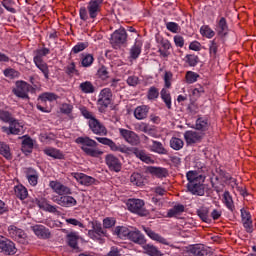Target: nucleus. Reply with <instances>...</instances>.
<instances>
[{"mask_svg": "<svg viewBox=\"0 0 256 256\" xmlns=\"http://www.w3.org/2000/svg\"><path fill=\"white\" fill-rule=\"evenodd\" d=\"M148 113H149V107L139 106L134 110V117H136V119H145Z\"/></svg>", "mask_w": 256, "mask_h": 256, "instance_id": "25", "label": "nucleus"}, {"mask_svg": "<svg viewBox=\"0 0 256 256\" xmlns=\"http://www.w3.org/2000/svg\"><path fill=\"white\" fill-rule=\"evenodd\" d=\"M0 249L5 255H15L17 253L15 243L3 236H0Z\"/></svg>", "mask_w": 256, "mask_h": 256, "instance_id": "4", "label": "nucleus"}, {"mask_svg": "<svg viewBox=\"0 0 256 256\" xmlns=\"http://www.w3.org/2000/svg\"><path fill=\"white\" fill-rule=\"evenodd\" d=\"M50 187L57 193L58 195H61L62 197L65 195H71V189L60 182L57 181H51Z\"/></svg>", "mask_w": 256, "mask_h": 256, "instance_id": "11", "label": "nucleus"}, {"mask_svg": "<svg viewBox=\"0 0 256 256\" xmlns=\"http://www.w3.org/2000/svg\"><path fill=\"white\" fill-rule=\"evenodd\" d=\"M197 215L200 217L201 221L204 223H210L211 219H209V208L202 207L197 210Z\"/></svg>", "mask_w": 256, "mask_h": 256, "instance_id": "29", "label": "nucleus"}, {"mask_svg": "<svg viewBox=\"0 0 256 256\" xmlns=\"http://www.w3.org/2000/svg\"><path fill=\"white\" fill-rule=\"evenodd\" d=\"M183 145H185V143L180 138L173 137L170 140V147H172L174 151H180V149H183Z\"/></svg>", "mask_w": 256, "mask_h": 256, "instance_id": "32", "label": "nucleus"}, {"mask_svg": "<svg viewBox=\"0 0 256 256\" xmlns=\"http://www.w3.org/2000/svg\"><path fill=\"white\" fill-rule=\"evenodd\" d=\"M144 249H145L146 253H148L150 256H163L161 251H159V249H157V247H155L151 244L145 245Z\"/></svg>", "mask_w": 256, "mask_h": 256, "instance_id": "35", "label": "nucleus"}, {"mask_svg": "<svg viewBox=\"0 0 256 256\" xmlns=\"http://www.w3.org/2000/svg\"><path fill=\"white\" fill-rule=\"evenodd\" d=\"M183 211H185V206L181 204L176 205L168 211V217H175L176 215L183 213Z\"/></svg>", "mask_w": 256, "mask_h": 256, "instance_id": "38", "label": "nucleus"}, {"mask_svg": "<svg viewBox=\"0 0 256 256\" xmlns=\"http://www.w3.org/2000/svg\"><path fill=\"white\" fill-rule=\"evenodd\" d=\"M125 41H127V32L125 29L116 30L110 39V43L113 45V47L117 45H123Z\"/></svg>", "mask_w": 256, "mask_h": 256, "instance_id": "6", "label": "nucleus"}, {"mask_svg": "<svg viewBox=\"0 0 256 256\" xmlns=\"http://www.w3.org/2000/svg\"><path fill=\"white\" fill-rule=\"evenodd\" d=\"M130 55L132 59H137L141 55V46L135 44L130 50Z\"/></svg>", "mask_w": 256, "mask_h": 256, "instance_id": "50", "label": "nucleus"}, {"mask_svg": "<svg viewBox=\"0 0 256 256\" xmlns=\"http://www.w3.org/2000/svg\"><path fill=\"white\" fill-rule=\"evenodd\" d=\"M39 101H42V103H45L46 101H57V95L55 93H43L38 98Z\"/></svg>", "mask_w": 256, "mask_h": 256, "instance_id": "37", "label": "nucleus"}, {"mask_svg": "<svg viewBox=\"0 0 256 256\" xmlns=\"http://www.w3.org/2000/svg\"><path fill=\"white\" fill-rule=\"evenodd\" d=\"M161 99L164 101L167 109H171V93L167 89L163 88L160 92Z\"/></svg>", "mask_w": 256, "mask_h": 256, "instance_id": "31", "label": "nucleus"}, {"mask_svg": "<svg viewBox=\"0 0 256 256\" xmlns=\"http://www.w3.org/2000/svg\"><path fill=\"white\" fill-rule=\"evenodd\" d=\"M201 35L203 37H207L208 39H211V37H215V32L209 28V26H202L200 29Z\"/></svg>", "mask_w": 256, "mask_h": 256, "instance_id": "43", "label": "nucleus"}, {"mask_svg": "<svg viewBox=\"0 0 256 256\" xmlns=\"http://www.w3.org/2000/svg\"><path fill=\"white\" fill-rule=\"evenodd\" d=\"M196 129L197 131H207L209 129V122L203 118H198L196 120Z\"/></svg>", "mask_w": 256, "mask_h": 256, "instance_id": "36", "label": "nucleus"}, {"mask_svg": "<svg viewBox=\"0 0 256 256\" xmlns=\"http://www.w3.org/2000/svg\"><path fill=\"white\" fill-rule=\"evenodd\" d=\"M45 153L48 157H53V159H63V154L57 149H46Z\"/></svg>", "mask_w": 256, "mask_h": 256, "instance_id": "42", "label": "nucleus"}, {"mask_svg": "<svg viewBox=\"0 0 256 256\" xmlns=\"http://www.w3.org/2000/svg\"><path fill=\"white\" fill-rule=\"evenodd\" d=\"M166 27L168 31H171V33H177V31H179V24L175 22H168L166 24Z\"/></svg>", "mask_w": 256, "mask_h": 256, "instance_id": "58", "label": "nucleus"}, {"mask_svg": "<svg viewBox=\"0 0 256 256\" xmlns=\"http://www.w3.org/2000/svg\"><path fill=\"white\" fill-rule=\"evenodd\" d=\"M130 182L137 187H141L142 185H145V178L142 177L140 173H133L130 176Z\"/></svg>", "mask_w": 256, "mask_h": 256, "instance_id": "26", "label": "nucleus"}, {"mask_svg": "<svg viewBox=\"0 0 256 256\" xmlns=\"http://www.w3.org/2000/svg\"><path fill=\"white\" fill-rule=\"evenodd\" d=\"M120 134L130 145H139V136L135 132L127 129H120Z\"/></svg>", "mask_w": 256, "mask_h": 256, "instance_id": "10", "label": "nucleus"}, {"mask_svg": "<svg viewBox=\"0 0 256 256\" xmlns=\"http://www.w3.org/2000/svg\"><path fill=\"white\" fill-rule=\"evenodd\" d=\"M98 105H101L100 109H107L111 105V98H99Z\"/></svg>", "mask_w": 256, "mask_h": 256, "instance_id": "54", "label": "nucleus"}, {"mask_svg": "<svg viewBox=\"0 0 256 256\" xmlns=\"http://www.w3.org/2000/svg\"><path fill=\"white\" fill-rule=\"evenodd\" d=\"M98 76L100 77V79H107L109 77V72L107 71V68H105L104 66H102L99 70H98Z\"/></svg>", "mask_w": 256, "mask_h": 256, "instance_id": "61", "label": "nucleus"}, {"mask_svg": "<svg viewBox=\"0 0 256 256\" xmlns=\"http://www.w3.org/2000/svg\"><path fill=\"white\" fill-rule=\"evenodd\" d=\"M0 155H3L5 159L11 160V149L9 148V145L0 142Z\"/></svg>", "mask_w": 256, "mask_h": 256, "instance_id": "33", "label": "nucleus"}, {"mask_svg": "<svg viewBox=\"0 0 256 256\" xmlns=\"http://www.w3.org/2000/svg\"><path fill=\"white\" fill-rule=\"evenodd\" d=\"M93 55L87 54L83 59H82V66L83 67H91L93 65Z\"/></svg>", "mask_w": 256, "mask_h": 256, "instance_id": "51", "label": "nucleus"}, {"mask_svg": "<svg viewBox=\"0 0 256 256\" xmlns=\"http://www.w3.org/2000/svg\"><path fill=\"white\" fill-rule=\"evenodd\" d=\"M25 149H33V139L31 137H27L22 141V151Z\"/></svg>", "mask_w": 256, "mask_h": 256, "instance_id": "52", "label": "nucleus"}, {"mask_svg": "<svg viewBox=\"0 0 256 256\" xmlns=\"http://www.w3.org/2000/svg\"><path fill=\"white\" fill-rule=\"evenodd\" d=\"M54 203H57V205H61V207H75L77 205V200L73 198V196H60L54 198Z\"/></svg>", "mask_w": 256, "mask_h": 256, "instance_id": "9", "label": "nucleus"}, {"mask_svg": "<svg viewBox=\"0 0 256 256\" xmlns=\"http://www.w3.org/2000/svg\"><path fill=\"white\" fill-rule=\"evenodd\" d=\"M67 244L72 249H79L78 242H79V235L75 232H71L66 236Z\"/></svg>", "mask_w": 256, "mask_h": 256, "instance_id": "22", "label": "nucleus"}, {"mask_svg": "<svg viewBox=\"0 0 256 256\" xmlns=\"http://www.w3.org/2000/svg\"><path fill=\"white\" fill-rule=\"evenodd\" d=\"M92 227H93V231H95L97 235H105V231H103V227L101 226V223L92 222Z\"/></svg>", "mask_w": 256, "mask_h": 256, "instance_id": "55", "label": "nucleus"}, {"mask_svg": "<svg viewBox=\"0 0 256 256\" xmlns=\"http://www.w3.org/2000/svg\"><path fill=\"white\" fill-rule=\"evenodd\" d=\"M25 237V232H23V230H20L14 239L18 241V243L25 245L27 243V239Z\"/></svg>", "mask_w": 256, "mask_h": 256, "instance_id": "56", "label": "nucleus"}, {"mask_svg": "<svg viewBox=\"0 0 256 256\" xmlns=\"http://www.w3.org/2000/svg\"><path fill=\"white\" fill-rule=\"evenodd\" d=\"M80 89H81V91H83V93H94L95 92V87H93V84L89 81L81 83Z\"/></svg>", "mask_w": 256, "mask_h": 256, "instance_id": "40", "label": "nucleus"}, {"mask_svg": "<svg viewBox=\"0 0 256 256\" xmlns=\"http://www.w3.org/2000/svg\"><path fill=\"white\" fill-rule=\"evenodd\" d=\"M132 152L134 153V155H136V157H138V159H140L144 163H151V157H149L145 153V151L139 150L138 148H133Z\"/></svg>", "mask_w": 256, "mask_h": 256, "instance_id": "28", "label": "nucleus"}, {"mask_svg": "<svg viewBox=\"0 0 256 256\" xmlns=\"http://www.w3.org/2000/svg\"><path fill=\"white\" fill-rule=\"evenodd\" d=\"M14 95L20 99H29V91H31V85L24 81L16 82V88L13 90Z\"/></svg>", "mask_w": 256, "mask_h": 256, "instance_id": "3", "label": "nucleus"}, {"mask_svg": "<svg viewBox=\"0 0 256 256\" xmlns=\"http://www.w3.org/2000/svg\"><path fill=\"white\" fill-rule=\"evenodd\" d=\"M111 97V89L109 88L103 89L100 93V99H111Z\"/></svg>", "mask_w": 256, "mask_h": 256, "instance_id": "63", "label": "nucleus"}, {"mask_svg": "<svg viewBox=\"0 0 256 256\" xmlns=\"http://www.w3.org/2000/svg\"><path fill=\"white\" fill-rule=\"evenodd\" d=\"M14 191L16 197H18V199H21V201H23V199H27V196L29 195V193L27 192V188L23 187V185L16 186L14 188Z\"/></svg>", "mask_w": 256, "mask_h": 256, "instance_id": "30", "label": "nucleus"}, {"mask_svg": "<svg viewBox=\"0 0 256 256\" xmlns=\"http://www.w3.org/2000/svg\"><path fill=\"white\" fill-rule=\"evenodd\" d=\"M105 159L106 164L111 171H115L116 173L121 171V162L119 161L118 157L113 156V154H108Z\"/></svg>", "mask_w": 256, "mask_h": 256, "instance_id": "12", "label": "nucleus"}, {"mask_svg": "<svg viewBox=\"0 0 256 256\" xmlns=\"http://www.w3.org/2000/svg\"><path fill=\"white\" fill-rule=\"evenodd\" d=\"M89 47V42H80L76 46L73 47L72 53H81V51H85Z\"/></svg>", "mask_w": 256, "mask_h": 256, "instance_id": "44", "label": "nucleus"}, {"mask_svg": "<svg viewBox=\"0 0 256 256\" xmlns=\"http://www.w3.org/2000/svg\"><path fill=\"white\" fill-rule=\"evenodd\" d=\"M241 218L247 233H253V220H251V213L245 209H241Z\"/></svg>", "mask_w": 256, "mask_h": 256, "instance_id": "13", "label": "nucleus"}, {"mask_svg": "<svg viewBox=\"0 0 256 256\" xmlns=\"http://www.w3.org/2000/svg\"><path fill=\"white\" fill-rule=\"evenodd\" d=\"M89 127L95 135H107V128H105V126L95 118H92L89 121Z\"/></svg>", "mask_w": 256, "mask_h": 256, "instance_id": "8", "label": "nucleus"}, {"mask_svg": "<svg viewBox=\"0 0 256 256\" xmlns=\"http://www.w3.org/2000/svg\"><path fill=\"white\" fill-rule=\"evenodd\" d=\"M197 79H199V74L192 72V71H188L186 73L187 83H195V81H197Z\"/></svg>", "mask_w": 256, "mask_h": 256, "instance_id": "47", "label": "nucleus"}, {"mask_svg": "<svg viewBox=\"0 0 256 256\" xmlns=\"http://www.w3.org/2000/svg\"><path fill=\"white\" fill-rule=\"evenodd\" d=\"M128 239L133 241V243H137L138 245H145L147 241L145 240V236H143L139 230L130 231V234H128Z\"/></svg>", "mask_w": 256, "mask_h": 256, "instance_id": "16", "label": "nucleus"}, {"mask_svg": "<svg viewBox=\"0 0 256 256\" xmlns=\"http://www.w3.org/2000/svg\"><path fill=\"white\" fill-rule=\"evenodd\" d=\"M148 99L153 100V99H157V97H159V90L156 87H151L148 90V95H147Z\"/></svg>", "mask_w": 256, "mask_h": 256, "instance_id": "53", "label": "nucleus"}, {"mask_svg": "<svg viewBox=\"0 0 256 256\" xmlns=\"http://www.w3.org/2000/svg\"><path fill=\"white\" fill-rule=\"evenodd\" d=\"M66 73L70 76L73 77V75H79V70H76L74 62L70 63L66 67Z\"/></svg>", "mask_w": 256, "mask_h": 256, "instance_id": "49", "label": "nucleus"}, {"mask_svg": "<svg viewBox=\"0 0 256 256\" xmlns=\"http://www.w3.org/2000/svg\"><path fill=\"white\" fill-rule=\"evenodd\" d=\"M0 119L4 123H10L14 118L11 116V113H9V111L0 110Z\"/></svg>", "mask_w": 256, "mask_h": 256, "instance_id": "46", "label": "nucleus"}, {"mask_svg": "<svg viewBox=\"0 0 256 256\" xmlns=\"http://www.w3.org/2000/svg\"><path fill=\"white\" fill-rule=\"evenodd\" d=\"M188 253H191L195 256H209L211 255V250H209V248H207L203 244H196L190 246V248L188 249Z\"/></svg>", "mask_w": 256, "mask_h": 256, "instance_id": "7", "label": "nucleus"}, {"mask_svg": "<svg viewBox=\"0 0 256 256\" xmlns=\"http://www.w3.org/2000/svg\"><path fill=\"white\" fill-rule=\"evenodd\" d=\"M2 5L10 13H16L15 8H13V5H14L13 0H3Z\"/></svg>", "mask_w": 256, "mask_h": 256, "instance_id": "48", "label": "nucleus"}, {"mask_svg": "<svg viewBox=\"0 0 256 256\" xmlns=\"http://www.w3.org/2000/svg\"><path fill=\"white\" fill-rule=\"evenodd\" d=\"M152 151L159 153L160 155H167V150L163 147L161 142L153 141Z\"/></svg>", "mask_w": 256, "mask_h": 256, "instance_id": "34", "label": "nucleus"}, {"mask_svg": "<svg viewBox=\"0 0 256 256\" xmlns=\"http://www.w3.org/2000/svg\"><path fill=\"white\" fill-rule=\"evenodd\" d=\"M223 197L226 207H228L230 211H233L235 206L233 205V198L231 197V194H229V191H225Z\"/></svg>", "mask_w": 256, "mask_h": 256, "instance_id": "41", "label": "nucleus"}, {"mask_svg": "<svg viewBox=\"0 0 256 256\" xmlns=\"http://www.w3.org/2000/svg\"><path fill=\"white\" fill-rule=\"evenodd\" d=\"M32 231H34L35 235L40 237V239H49V237H51V232L43 225L33 226Z\"/></svg>", "mask_w": 256, "mask_h": 256, "instance_id": "15", "label": "nucleus"}, {"mask_svg": "<svg viewBox=\"0 0 256 256\" xmlns=\"http://www.w3.org/2000/svg\"><path fill=\"white\" fill-rule=\"evenodd\" d=\"M187 61L190 65V67H195V65H197L198 61H199V57L195 56V55H187Z\"/></svg>", "mask_w": 256, "mask_h": 256, "instance_id": "59", "label": "nucleus"}, {"mask_svg": "<svg viewBox=\"0 0 256 256\" xmlns=\"http://www.w3.org/2000/svg\"><path fill=\"white\" fill-rule=\"evenodd\" d=\"M34 63L42 71L46 79H49V67H47V63L43 62V58L41 56L34 57Z\"/></svg>", "mask_w": 256, "mask_h": 256, "instance_id": "20", "label": "nucleus"}, {"mask_svg": "<svg viewBox=\"0 0 256 256\" xmlns=\"http://www.w3.org/2000/svg\"><path fill=\"white\" fill-rule=\"evenodd\" d=\"M105 256H121V251L118 250L116 247H112L110 252L106 254Z\"/></svg>", "mask_w": 256, "mask_h": 256, "instance_id": "64", "label": "nucleus"}, {"mask_svg": "<svg viewBox=\"0 0 256 256\" xmlns=\"http://www.w3.org/2000/svg\"><path fill=\"white\" fill-rule=\"evenodd\" d=\"M150 171L153 175H156V177H165L168 175L167 169L165 168L152 167Z\"/></svg>", "mask_w": 256, "mask_h": 256, "instance_id": "45", "label": "nucleus"}, {"mask_svg": "<svg viewBox=\"0 0 256 256\" xmlns=\"http://www.w3.org/2000/svg\"><path fill=\"white\" fill-rule=\"evenodd\" d=\"M20 231L21 229L17 228L16 226H9L8 228V233L12 239H15L17 235H19Z\"/></svg>", "mask_w": 256, "mask_h": 256, "instance_id": "57", "label": "nucleus"}, {"mask_svg": "<svg viewBox=\"0 0 256 256\" xmlns=\"http://www.w3.org/2000/svg\"><path fill=\"white\" fill-rule=\"evenodd\" d=\"M188 183H197V181H205V178L203 175H200L199 173L195 171H189L186 174Z\"/></svg>", "mask_w": 256, "mask_h": 256, "instance_id": "24", "label": "nucleus"}, {"mask_svg": "<svg viewBox=\"0 0 256 256\" xmlns=\"http://www.w3.org/2000/svg\"><path fill=\"white\" fill-rule=\"evenodd\" d=\"M76 143L82 145V151H84V153L90 157H99V155H103L102 151L95 149V147H97L95 140L89 137H78L76 139Z\"/></svg>", "mask_w": 256, "mask_h": 256, "instance_id": "1", "label": "nucleus"}, {"mask_svg": "<svg viewBox=\"0 0 256 256\" xmlns=\"http://www.w3.org/2000/svg\"><path fill=\"white\" fill-rule=\"evenodd\" d=\"M96 139L99 143H102V145H108V147H110L112 150H117V144H115L113 140L101 137H96Z\"/></svg>", "mask_w": 256, "mask_h": 256, "instance_id": "39", "label": "nucleus"}, {"mask_svg": "<svg viewBox=\"0 0 256 256\" xmlns=\"http://www.w3.org/2000/svg\"><path fill=\"white\" fill-rule=\"evenodd\" d=\"M126 205L131 213H136L140 217L149 215V212L145 209V202L141 199H130Z\"/></svg>", "mask_w": 256, "mask_h": 256, "instance_id": "2", "label": "nucleus"}, {"mask_svg": "<svg viewBox=\"0 0 256 256\" xmlns=\"http://www.w3.org/2000/svg\"><path fill=\"white\" fill-rule=\"evenodd\" d=\"M9 124V128L2 127L3 131H8V135H19L21 133V129H23V126L19 125V122H17V120L13 119Z\"/></svg>", "mask_w": 256, "mask_h": 256, "instance_id": "18", "label": "nucleus"}, {"mask_svg": "<svg viewBox=\"0 0 256 256\" xmlns=\"http://www.w3.org/2000/svg\"><path fill=\"white\" fill-rule=\"evenodd\" d=\"M144 231H145L146 235H148V237H150V239H153V241H158V243H162V245H169V243L167 242V239H165L161 235L153 232V230H151L150 228L144 227Z\"/></svg>", "mask_w": 256, "mask_h": 256, "instance_id": "21", "label": "nucleus"}, {"mask_svg": "<svg viewBox=\"0 0 256 256\" xmlns=\"http://www.w3.org/2000/svg\"><path fill=\"white\" fill-rule=\"evenodd\" d=\"M205 181L198 180L197 182H191L187 184V189L192 193V195H199L203 197L205 195Z\"/></svg>", "mask_w": 256, "mask_h": 256, "instance_id": "5", "label": "nucleus"}, {"mask_svg": "<svg viewBox=\"0 0 256 256\" xmlns=\"http://www.w3.org/2000/svg\"><path fill=\"white\" fill-rule=\"evenodd\" d=\"M103 3V0H91L88 5V13L91 19H95L97 17V13H99V6Z\"/></svg>", "mask_w": 256, "mask_h": 256, "instance_id": "19", "label": "nucleus"}, {"mask_svg": "<svg viewBox=\"0 0 256 256\" xmlns=\"http://www.w3.org/2000/svg\"><path fill=\"white\" fill-rule=\"evenodd\" d=\"M131 230L125 226H118L114 230V235H117L120 239H125V237L129 238V234Z\"/></svg>", "mask_w": 256, "mask_h": 256, "instance_id": "23", "label": "nucleus"}, {"mask_svg": "<svg viewBox=\"0 0 256 256\" xmlns=\"http://www.w3.org/2000/svg\"><path fill=\"white\" fill-rule=\"evenodd\" d=\"M204 135L205 134L203 132L187 131L185 132L184 137L186 139V142L188 144H191V143H199V141L203 139Z\"/></svg>", "mask_w": 256, "mask_h": 256, "instance_id": "14", "label": "nucleus"}, {"mask_svg": "<svg viewBox=\"0 0 256 256\" xmlns=\"http://www.w3.org/2000/svg\"><path fill=\"white\" fill-rule=\"evenodd\" d=\"M103 225L105 229H111V227L115 226V219L114 218H105L103 220Z\"/></svg>", "mask_w": 256, "mask_h": 256, "instance_id": "60", "label": "nucleus"}, {"mask_svg": "<svg viewBox=\"0 0 256 256\" xmlns=\"http://www.w3.org/2000/svg\"><path fill=\"white\" fill-rule=\"evenodd\" d=\"M61 113H64L65 115H69L71 111H73V106L71 104H63L60 108Z\"/></svg>", "mask_w": 256, "mask_h": 256, "instance_id": "62", "label": "nucleus"}, {"mask_svg": "<svg viewBox=\"0 0 256 256\" xmlns=\"http://www.w3.org/2000/svg\"><path fill=\"white\" fill-rule=\"evenodd\" d=\"M75 179L80 183V185H85L86 187H89L90 185H93L95 183V178L91 176H87L83 173H76L74 174Z\"/></svg>", "mask_w": 256, "mask_h": 256, "instance_id": "17", "label": "nucleus"}, {"mask_svg": "<svg viewBox=\"0 0 256 256\" xmlns=\"http://www.w3.org/2000/svg\"><path fill=\"white\" fill-rule=\"evenodd\" d=\"M228 29L229 27L227 26V20L222 17L218 23V35L220 37H225V35H227Z\"/></svg>", "mask_w": 256, "mask_h": 256, "instance_id": "27", "label": "nucleus"}]
</instances>
